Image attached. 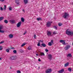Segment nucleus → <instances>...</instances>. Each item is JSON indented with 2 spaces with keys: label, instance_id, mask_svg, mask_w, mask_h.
Segmentation results:
<instances>
[{
  "label": "nucleus",
  "instance_id": "obj_21",
  "mask_svg": "<svg viewBox=\"0 0 73 73\" xmlns=\"http://www.w3.org/2000/svg\"><path fill=\"white\" fill-rule=\"evenodd\" d=\"M3 28V26L1 25H0V30H1Z\"/></svg>",
  "mask_w": 73,
  "mask_h": 73
},
{
  "label": "nucleus",
  "instance_id": "obj_42",
  "mask_svg": "<svg viewBox=\"0 0 73 73\" xmlns=\"http://www.w3.org/2000/svg\"><path fill=\"white\" fill-rule=\"evenodd\" d=\"M51 43H52V44H53V40H51Z\"/></svg>",
  "mask_w": 73,
  "mask_h": 73
},
{
  "label": "nucleus",
  "instance_id": "obj_24",
  "mask_svg": "<svg viewBox=\"0 0 73 73\" xmlns=\"http://www.w3.org/2000/svg\"><path fill=\"white\" fill-rule=\"evenodd\" d=\"M68 70L69 72H71L72 71V69H71V68H68Z\"/></svg>",
  "mask_w": 73,
  "mask_h": 73
},
{
  "label": "nucleus",
  "instance_id": "obj_57",
  "mask_svg": "<svg viewBox=\"0 0 73 73\" xmlns=\"http://www.w3.org/2000/svg\"><path fill=\"white\" fill-rule=\"evenodd\" d=\"M54 0V1H55L56 0Z\"/></svg>",
  "mask_w": 73,
  "mask_h": 73
},
{
  "label": "nucleus",
  "instance_id": "obj_15",
  "mask_svg": "<svg viewBox=\"0 0 73 73\" xmlns=\"http://www.w3.org/2000/svg\"><path fill=\"white\" fill-rule=\"evenodd\" d=\"M40 55L41 56H44L45 55V54L44 52H40Z\"/></svg>",
  "mask_w": 73,
  "mask_h": 73
},
{
  "label": "nucleus",
  "instance_id": "obj_34",
  "mask_svg": "<svg viewBox=\"0 0 73 73\" xmlns=\"http://www.w3.org/2000/svg\"><path fill=\"white\" fill-rule=\"evenodd\" d=\"M17 73H21V71H20L19 70H18L17 71Z\"/></svg>",
  "mask_w": 73,
  "mask_h": 73
},
{
  "label": "nucleus",
  "instance_id": "obj_55",
  "mask_svg": "<svg viewBox=\"0 0 73 73\" xmlns=\"http://www.w3.org/2000/svg\"><path fill=\"white\" fill-rule=\"evenodd\" d=\"M72 45L73 46V42L72 43Z\"/></svg>",
  "mask_w": 73,
  "mask_h": 73
},
{
  "label": "nucleus",
  "instance_id": "obj_59",
  "mask_svg": "<svg viewBox=\"0 0 73 73\" xmlns=\"http://www.w3.org/2000/svg\"><path fill=\"white\" fill-rule=\"evenodd\" d=\"M41 47H42V46H41Z\"/></svg>",
  "mask_w": 73,
  "mask_h": 73
},
{
  "label": "nucleus",
  "instance_id": "obj_51",
  "mask_svg": "<svg viewBox=\"0 0 73 73\" xmlns=\"http://www.w3.org/2000/svg\"><path fill=\"white\" fill-rule=\"evenodd\" d=\"M23 11L24 12H25V10H24V9H23Z\"/></svg>",
  "mask_w": 73,
  "mask_h": 73
},
{
  "label": "nucleus",
  "instance_id": "obj_1",
  "mask_svg": "<svg viewBox=\"0 0 73 73\" xmlns=\"http://www.w3.org/2000/svg\"><path fill=\"white\" fill-rule=\"evenodd\" d=\"M66 33L67 35H70V36H73V32L69 31L68 30L66 31Z\"/></svg>",
  "mask_w": 73,
  "mask_h": 73
},
{
  "label": "nucleus",
  "instance_id": "obj_12",
  "mask_svg": "<svg viewBox=\"0 0 73 73\" xmlns=\"http://www.w3.org/2000/svg\"><path fill=\"white\" fill-rule=\"evenodd\" d=\"M64 72V69H63L59 71L58 72L59 73H62L63 72Z\"/></svg>",
  "mask_w": 73,
  "mask_h": 73
},
{
  "label": "nucleus",
  "instance_id": "obj_56",
  "mask_svg": "<svg viewBox=\"0 0 73 73\" xmlns=\"http://www.w3.org/2000/svg\"><path fill=\"white\" fill-rule=\"evenodd\" d=\"M40 41H41V40H40Z\"/></svg>",
  "mask_w": 73,
  "mask_h": 73
},
{
  "label": "nucleus",
  "instance_id": "obj_17",
  "mask_svg": "<svg viewBox=\"0 0 73 73\" xmlns=\"http://www.w3.org/2000/svg\"><path fill=\"white\" fill-rule=\"evenodd\" d=\"M69 65V63L67 62L65 64L64 66L65 67H66L67 66H68Z\"/></svg>",
  "mask_w": 73,
  "mask_h": 73
},
{
  "label": "nucleus",
  "instance_id": "obj_25",
  "mask_svg": "<svg viewBox=\"0 0 73 73\" xmlns=\"http://www.w3.org/2000/svg\"><path fill=\"white\" fill-rule=\"evenodd\" d=\"M4 19V17H0V21H1L3 19Z\"/></svg>",
  "mask_w": 73,
  "mask_h": 73
},
{
  "label": "nucleus",
  "instance_id": "obj_31",
  "mask_svg": "<svg viewBox=\"0 0 73 73\" xmlns=\"http://www.w3.org/2000/svg\"><path fill=\"white\" fill-rule=\"evenodd\" d=\"M13 53H17V51H16V50H14L13 51Z\"/></svg>",
  "mask_w": 73,
  "mask_h": 73
},
{
  "label": "nucleus",
  "instance_id": "obj_30",
  "mask_svg": "<svg viewBox=\"0 0 73 73\" xmlns=\"http://www.w3.org/2000/svg\"><path fill=\"white\" fill-rule=\"evenodd\" d=\"M25 45V43H23L21 45V46L22 47H23L24 46V45Z\"/></svg>",
  "mask_w": 73,
  "mask_h": 73
},
{
  "label": "nucleus",
  "instance_id": "obj_16",
  "mask_svg": "<svg viewBox=\"0 0 73 73\" xmlns=\"http://www.w3.org/2000/svg\"><path fill=\"white\" fill-rule=\"evenodd\" d=\"M10 21L11 23H13V24L15 23V21L13 20H10Z\"/></svg>",
  "mask_w": 73,
  "mask_h": 73
},
{
  "label": "nucleus",
  "instance_id": "obj_36",
  "mask_svg": "<svg viewBox=\"0 0 73 73\" xmlns=\"http://www.w3.org/2000/svg\"><path fill=\"white\" fill-rule=\"evenodd\" d=\"M6 51L8 53L9 52V49H7L6 50Z\"/></svg>",
  "mask_w": 73,
  "mask_h": 73
},
{
  "label": "nucleus",
  "instance_id": "obj_5",
  "mask_svg": "<svg viewBox=\"0 0 73 73\" xmlns=\"http://www.w3.org/2000/svg\"><path fill=\"white\" fill-rule=\"evenodd\" d=\"M47 56L48 59L50 60H51L52 59V55L51 54H49Z\"/></svg>",
  "mask_w": 73,
  "mask_h": 73
},
{
  "label": "nucleus",
  "instance_id": "obj_7",
  "mask_svg": "<svg viewBox=\"0 0 73 73\" xmlns=\"http://www.w3.org/2000/svg\"><path fill=\"white\" fill-rule=\"evenodd\" d=\"M65 40H60L59 42H61V43H62L63 45H66L65 44Z\"/></svg>",
  "mask_w": 73,
  "mask_h": 73
},
{
  "label": "nucleus",
  "instance_id": "obj_37",
  "mask_svg": "<svg viewBox=\"0 0 73 73\" xmlns=\"http://www.w3.org/2000/svg\"><path fill=\"white\" fill-rule=\"evenodd\" d=\"M9 11H11L12 10V8H11V7H9Z\"/></svg>",
  "mask_w": 73,
  "mask_h": 73
},
{
  "label": "nucleus",
  "instance_id": "obj_18",
  "mask_svg": "<svg viewBox=\"0 0 73 73\" xmlns=\"http://www.w3.org/2000/svg\"><path fill=\"white\" fill-rule=\"evenodd\" d=\"M41 45H42L43 47H45L46 46V44H45V43H42L41 44Z\"/></svg>",
  "mask_w": 73,
  "mask_h": 73
},
{
  "label": "nucleus",
  "instance_id": "obj_50",
  "mask_svg": "<svg viewBox=\"0 0 73 73\" xmlns=\"http://www.w3.org/2000/svg\"><path fill=\"white\" fill-rule=\"evenodd\" d=\"M4 8H6L7 7L6 6V5H4Z\"/></svg>",
  "mask_w": 73,
  "mask_h": 73
},
{
  "label": "nucleus",
  "instance_id": "obj_28",
  "mask_svg": "<svg viewBox=\"0 0 73 73\" xmlns=\"http://www.w3.org/2000/svg\"><path fill=\"white\" fill-rule=\"evenodd\" d=\"M28 49L29 50H31L32 48H31V46H29L28 47Z\"/></svg>",
  "mask_w": 73,
  "mask_h": 73
},
{
  "label": "nucleus",
  "instance_id": "obj_45",
  "mask_svg": "<svg viewBox=\"0 0 73 73\" xmlns=\"http://www.w3.org/2000/svg\"><path fill=\"white\" fill-rule=\"evenodd\" d=\"M46 52H48V50L47 49H46L45 50Z\"/></svg>",
  "mask_w": 73,
  "mask_h": 73
},
{
  "label": "nucleus",
  "instance_id": "obj_8",
  "mask_svg": "<svg viewBox=\"0 0 73 73\" xmlns=\"http://www.w3.org/2000/svg\"><path fill=\"white\" fill-rule=\"evenodd\" d=\"M52 72V69H48L46 71V73H50Z\"/></svg>",
  "mask_w": 73,
  "mask_h": 73
},
{
  "label": "nucleus",
  "instance_id": "obj_47",
  "mask_svg": "<svg viewBox=\"0 0 73 73\" xmlns=\"http://www.w3.org/2000/svg\"><path fill=\"white\" fill-rule=\"evenodd\" d=\"M0 1L2 2H3V1H4V0H0Z\"/></svg>",
  "mask_w": 73,
  "mask_h": 73
},
{
  "label": "nucleus",
  "instance_id": "obj_22",
  "mask_svg": "<svg viewBox=\"0 0 73 73\" xmlns=\"http://www.w3.org/2000/svg\"><path fill=\"white\" fill-rule=\"evenodd\" d=\"M67 57H72L71 54H68L67 56Z\"/></svg>",
  "mask_w": 73,
  "mask_h": 73
},
{
  "label": "nucleus",
  "instance_id": "obj_26",
  "mask_svg": "<svg viewBox=\"0 0 73 73\" xmlns=\"http://www.w3.org/2000/svg\"><path fill=\"white\" fill-rule=\"evenodd\" d=\"M4 22L5 23L7 24V23H8V21H7V20H5L4 21Z\"/></svg>",
  "mask_w": 73,
  "mask_h": 73
},
{
  "label": "nucleus",
  "instance_id": "obj_58",
  "mask_svg": "<svg viewBox=\"0 0 73 73\" xmlns=\"http://www.w3.org/2000/svg\"><path fill=\"white\" fill-rule=\"evenodd\" d=\"M41 42H42V41H41Z\"/></svg>",
  "mask_w": 73,
  "mask_h": 73
},
{
  "label": "nucleus",
  "instance_id": "obj_53",
  "mask_svg": "<svg viewBox=\"0 0 73 73\" xmlns=\"http://www.w3.org/2000/svg\"><path fill=\"white\" fill-rule=\"evenodd\" d=\"M36 56H38V54H36Z\"/></svg>",
  "mask_w": 73,
  "mask_h": 73
},
{
  "label": "nucleus",
  "instance_id": "obj_44",
  "mask_svg": "<svg viewBox=\"0 0 73 73\" xmlns=\"http://www.w3.org/2000/svg\"><path fill=\"white\" fill-rule=\"evenodd\" d=\"M3 43H4V41H2V42H1L0 43V44H3Z\"/></svg>",
  "mask_w": 73,
  "mask_h": 73
},
{
  "label": "nucleus",
  "instance_id": "obj_11",
  "mask_svg": "<svg viewBox=\"0 0 73 73\" xmlns=\"http://www.w3.org/2000/svg\"><path fill=\"white\" fill-rule=\"evenodd\" d=\"M47 35L48 36H50L51 35V32L50 31H48L47 33Z\"/></svg>",
  "mask_w": 73,
  "mask_h": 73
},
{
  "label": "nucleus",
  "instance_id": "obj_29",
  "mask_svg": "<svg viewBox=\"0 0 73 73\" xmlns=\"http://www.w3.org/2000/svg\"><path fill=\"white\" fill-rule=\"evenodd\" d=\"M40 42H39L37 44V45L38 46H40Z\"/></svg>",
  "mask_w": 73,
  "mask_h": 73
},
{
  "label": "nucleus",
  "instance_id": "obj_13",
  "mask_svg": "<svg viewBox=\"0 0 73 73\" xmlns=\"http://www.w3.org/2000/svg\"><path fill=\"white\" fill-rule=\"evenodd\" d=\"M28 0H24V2L25 3V4H27L28 3Z\"/></svg>",
  "mask_w": 73,
  "mask_h": 73
},
{
  "label": "nucleus",
  "instance_id": "obj_14",
  "mask_svg": "<svg viewBox=\"0 0 73 73\" xmlns=\"http://www.w3.org/2000/svg\"><path fill=\"white\" fill-rule=\"evenodd\" d=\"M9 37L10 38H12L13 37V35L12 34H10L9 35Z\"/></svg>",
  "mask_w": 73,
  "mask_h": 73
},
{
  "label": "nucleus",
  "instance_id": "obj_4",
  "mask_svg": "<svg viewBox=\"0 0 73 73\" xmlns=\"http://www.w3.org/2000/svg\"><path fill=\"white\" fill-rule=\"evenodd\" d=\"M67 44L66 46L65 47L64 49L65 50H68V48H69L70 47V46L68 45V44Z\"/></svg>",
  "mask_w": 73,
  "mask_h": 73
},
{
  "label": "nucleus",
  "instance_id": "obj_10",
  "mask_svg": "<svg viewBox=\"0 0 73 73\" xmlns=\"http://www.w3.org/2000/svg\"><path fill=\"white\" fill-rule=\"evenodd\" d=\"M19 1L20 0H15V2L18 5H19Z\"/></svg>",
  "mask_w": 73,
  "mask_h": 73
},
{
  "label": "nucleus",
  "instance_id": "obj_2",
  "mask_svg": "<svg viewBox=\"0 0 73 73\" xmlns=\"http://www.w3.org/2000/svg\"><path fill=\"white\" fill-rule=\"evenodd\" d=\"M69 14H68V13H65L64 15L63 16L64 19H66L67 17H69Z\"/></svg>",
  "mask_w": 73,
  "mask_h": 73
},
{
  "label": "nucleus",
  "instance_id": "obj_48",
  "mask_svg": "<svg viewBox=\"0 0 73 73\" xmlns=\"http://www.w3.org/2000/svg\"><path fill=\"white\" fill-rule=\"evenodd\" d=\"M38 61H41V60H40V58H39L38 59Z\"/></svg>",
  "mask_w": 73,
  "mask_h": 73
},
{
  "label": "nucleus",
  "instance_id": "obj_19",
  "mask_svg": "<svg viewBox=\"0 0 73 73\" xmlns=\"http://www.w3.org/2000/svg\"><path fill=\"white\" fill-rule=\"evenodd\" d=\"M36 20H37V21H40V20H41L42 19L40 17H39L38 18H37Z\"/></svg>",
  "mask_w": 73,
  "mask_h": 73
},
{
  "label": "nucleus",
  "instance_id": "obj_20",
  "mask_svg": "<svg viewBox=\"0 0 73 73\" xmlns=\"http://www.w3.org/2000/svg\"><path fill=\"white\" fill-rule=\"evenodd\" d=\"M21 20L22 22H24L25 21V19L23 18H21Z\"/></svg>",
  "mask_w": 73,
  "mask_h": 73
},
{
  "label": "nucleus",
  "instance_id": "obj_43",
  "mask_svg": "<svg viewBox=\"0 0 73 73\" xmlns=\"http://www.w3.org/2000/svg\"><path fill=\"white\" fill-rule=\"evenodd\" d=\"M0 9H1V11H3V8L2 7H1Z\"/></svg>",
  "mask_w": 73,
  "mask_h": 73
},
{
  "label": "nucleus",
  "instance_id": "obj_6",
  "mask_svg": "<svg viewBox=\"0 0 73 73\" xmlns=\"http://www.w3.org/2000/svg\"><path fill=\"white\" fill-rule=\"evenodd\" d=\"M52 22H47V25H46L47 27H50V25H51V23H52Z\"/></svg>",
  "mask_w": 73,
  "mask_h": 73
},
{
  "label": "nucleus",
  "instance_id": "obj_39",
  "mask_svg": "<svg viewBox=\"0 0 73 73\" xmlns=\"http://www.w3.org/2000/svg\"><path fill=\"white\" fill-rule=\"evenodd\" d=\"M34 38H36V35L35 34H34Z\"/></svg>",
  "mask_w": 73,
  "mask_h": 73
},
{
  "label": "nucleus",
  "instance_id": "obj_33",
  "mask_svg": "<svg viewBox=\"0 0 73 73\" xmlns=\"http://www.w3.org/2000/svg\"><path fill=\"white\" fill-rule=\"evenodd\" d=\"M2 49H3L2 46H0V50H2Z\"/></svg>",
  "mask_w": 73,
  "mask_h": 73
},
{
  "label": "nucleus",
  "instance_id": "obj_52",
  "mask_svg": "<svg viewBox=\"0 0 73 73\" xmlns=\"http://www.w3.org/2000/svg\"><path fill=\"white\" fill-rule=\"evenodd\" d=\"M0 60H1V58H0Z\"/></svg>",
  "mask_w": 73,
  "mask_h": 73
},
{
  "label": "nucleus",
  "instance_id": "obj_40",
  "mask_svg": "<svg viewBox=\"0 0 73 73\" xmlns=\"http://www.w3.org/2000/svg\"><path fill=\"white\" fill-rule=\"evenodd\" d=\"M58 25L60 27V26H61L62 25V24L61 23H59L58 24Z\"/></svg>",
  "mask_w": 73,
  "mask_h": 73
},
{
  "label": "nucleus",
  "instance_id": "obj_46",
  "mask_svg": "<svg viewBox=\"0 0 73 73\" xmlns=\"http://www.w3.org/2000/svg\"><path fill=\"white\" fill-rule=\"evenodd\" d=\"M6 9H7V8L4 7L3 8V10H4L5 11V10Z\"/></svg>",
  "mask_w": 73,
  "mask_h": 73
},
{
  "label": "nucleus",
  "instance_id": "obj_27",
  "mask_svg": "<svg viewBox=\"0 0 73 73\" xmlns=\"http://www.w3.org/2000/svg\"><path fill=\"white\" fill-rule=\"evenodd\" d=\"M0 32L1 33H4L5 32L4 31H2L1 30H0Z\"/></svg>",
  "mask_w": 73,
  "mask_h": 73
},
{
  "label": "nucleus",
  "instance_id": "obj_49",
  "mask_svg": "<svg viewBox=\"0 0 73 73\" xmlns=\"http://www.w3.org/2000/svg\"><path fill=\"white\" fill-rule=\"evenodd\" d=\"M11 49H15V48H14V47H12V48H11Z\"/></svg>",
  "mask_w": 73,
  "mask_h": 73
},
{
  "label": "nucleus",
  "instance_id": "obj_38",
  "mask_svg": "<svg viewBox=\"0 0 73 73\" xmlns=\"http://www.w3.org/2000/svg\"><path fill=\"white\" fill-rule=\"evenodd\" d=\"M27 31H26L25 32V33L23 34V35H25V34H26V33H27Z\"/></svg>",
  "mask_w": 73,
  "mask_h": 73
},
{
  "label": "nucleus",
  "instance_id": "obj_3",
  "mask_svg": "<svg viewBox=\"0 0 73 73\" xmlns=\"http://www.w3.org/2000/svg\"><path fill=\"white\" fill-rule=\"evenodd\" d=\"M17 59V56H12L10 57V59L13 60Z\"/></svg>",
  "mask_w": 73,
  "mask_h": 73
},
{
  "label": "nucleus",
  "instance_id": "obj_41",
  "mask_svg": "<svg viewBox=\"0 0 73 73\" xmlns=\"http://www.w3.org/2000/svg\"><path fill=\"white\" fill-rule=\"evenodd\" d=\"M54 29H56V30H57V27L56 26H54Z\"/></svg>",
  "mask_w": 73,
  "mask_h": 73
},
{
  "label": "nucleus",
  "instance_id": "obj_54",
  "mask_svg": "<svg viewBox=\"0 0 73 73\" xmlns=\"http://www.w3.org/2000/svg\"><path fill=\"white\" fill-rule=\"evenodd\" d=\"M38 68H39V69H40V67H39V66L38 67Z\"/></svg>",
  "mask_w": 73,
  "mask_h": 73
},
{
  "label": "nucleus",
  "instance_id": "obj_23",
  "mask_svg": "<svg viewBox=\"0 0 73 73\" xmlns=\"http://www.w3.org/2000/svg\"><path fill=\"white\" fill-rule=\"evenodd\" d=\"M48 45L49 46H52V44L51 42H49L48 43Z\"/></svg>",
  "mask_w": 73,
  "mask_h": 73
},
{
  "label": "nucleus",
  "instance_id": "obj_32",
  "mask_svg": "<svg viewBox=\"0 0 73 73\" xmlns=\"http://www.w3.org/2000/svg\"><path fill=\"white\" fill-rule=\"evenodd\" d=\"M20 51L21 53H23V52H24V51L22 49H20Z\"/></svg>",
  "mask_w": 73,
  "mask_h": 73
},
{
  "label": "nucleus",
  "instance_id": "obj_35",
  "mask_svg": "<svg viewBox=\"0 0 73 73\" xmlns=\"http://www.w3.org/2000/svg\"><path fill=\"white\" fill-rule=\"evenodd\" d=\"M53 34L54 35H56V34H57V33H56V31H54L53 32Z\"/></svg>",
  "mask_w": 73,
  "mask_h": 73
},
{
  "label": "nucleus",
  "instance_id": "obj_9",
  "mask_svg": "<svg viewBox=\"0 0 73 73\" xmlns=\"http://www.w3.org/2000/svg\"><path fill=\"white\" fill-rule=\"evenodd\" d=\"M21 25V22H19L18 24H17V27H20Z\"/></svg>",
  "mask_w": 73,
  "mask_h": 73
}]
</instances>
